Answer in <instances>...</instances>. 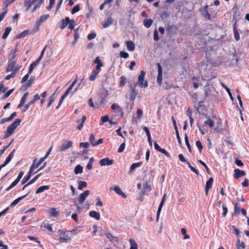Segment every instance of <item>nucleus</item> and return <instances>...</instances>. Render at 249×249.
I'll return each instance as SVG.
<instances>
[{"label": "nucleus", "mask_w": 249, "mask_h": 249, "mask_svg": "<svg viewBox=\"0 0 249 249\" xmlns=\"http://www.w3.org/2000/svg\"><path fill=\"white\" fill-rule=\"evenodd\" d=\"M44 0H24V5L26 7V11H28L34 4V6L32 9V12H34L43 3Z\"/></svg>", "instance_id": "1"}, {"label": "nucleus", "mask_w": 249, "mask_h": 249, "mask_svg": "<svg viewBox=\"0 0 249 249\" xmlns=\"http://www.w3.org/2000/svg\"><path fill=\"white\" fill-rule=\"evenodd\" d=\"M21 119H17L11 125L8 126L5 132L4 138H7L11 136L14 132L16 128L20 124Z\"/></svg>", "instance_id": "2"}, {"label": "nucleus", "mask_w": 249, "mask_h": 249, "mask_svg": "<svg viewBox=\"0 0 249 249\" xmlns=\"http://www.w3.org/2000/svg\"><path fill=\"white\" fill-rule=\"evenodd\" d=\"M145 74V73L144 71H141V74L138 77V81L136 84V85L139 86L141 88H146L148 87V82L146 81H144Z\"/></svg>", "instance_id": "3"}, {"label": "nucleus", "mask_w": 249, "mask_h": 249, "mask_svg": "<svg viewBox=\"0 0 249 249\" xmlns=\"http://www.w3.org/2000/svg\"><path fill=\"white\" fill-rule=\"evenodd\" d=\"M58 232H60L59 238L61 241V242L68 243L71 240L72 236L69 235L70 231H67L63 232L60 230H59Z\"/></svg>", "instance_id": "4"}, {"label": "nucleus", "mask_w": 249, "mask_h": 249, "mask_svg": "<svg viewBox=\"0 0 249 249\" xmlns=\"http://www.w3.org/2000/svg\"><path fill=\"white\" fill-rule=\"evenodd\" d=\"M89 194L90 191L89 190H86L84 193H81L77 198L78 203L79 204L83 203Z\"/></svg>", "instance_id": "5"}, {"label": "nucleus", "mask_w": 249, "mask_h": 249, "mask_svg": "<svg viewBox=\"0 0 249 249\" xmlns=\"http://www.w3.org/2000/svg\"><path fill=\"white\" fill-rule=\"evenodd\" d=\"M113 19L111 17V14L107 15V18L102 22L103 27L105 28H107L113 23Z\"/></svg>", "instance_id": "6"}, {"label": "nucleus", "mask_w": 249, "mask_h": 249, "mask_svg": "<svg viewBox=\"0 0 249 249\" xmlns=\"http://www.w3.org/2000/svg\"><path fill=\"white\" fill-rule=\"evenodd\" d=\"M157 66L158 68V74L157 76V82L159 85H161L162 80V70L160 64L158 63Z\"/></svg>", "instance_id": "7"}, {"label": "nucleus", "mask_w": 249, "mask_h": 249, "mask_svg": "<svg viewBox=\"0 0 249 249\" xmlns=\"http://www.w3.org/2000/svg\"><path fill=\"white\" fill-rule=\"evenodd\" d=\"M113 163L114 160H110L108 158L103 159L99 161V163L102 166L105 165H111L113 164Z\"/></svg>", "instance_id": "8"}, {"label": "nucleus", "mask_w": 249, "mask_h": 249, "mask_svg": "<svg viewBox=\"0 0 249 249\" xmlns=\"http://www.w3.org/2000/svg\"><path fill=\"white\" fill-rule=\"evenodd\" d=\"M246 173L243 170L239 169H236L234 170L233 177L235 179H238L239 178L244 176Z\"/></svg>", "instance_id": "9"}, {"label": "nucleus", "mask_w": 249, "mask_h": 249, "mask_svg": "<svg viewBox=\"0 0 249 249\" xmlns=\"http://www.w3.org/2000/svg\"><path fill=\"white\" fill-rule=\"evenodd\" d=\"M213 181V178L212 177H211L209 179V180L206 182L205 188V193L206 195H208L209 189L212 187Z\"/></svg>", "instance_id": "10"}, {"label": "nucleus", "mask_w": 249, "mask_h": 249, "mask_svg": "<svg viewBox=\"0 0 249 249\" xmlns=\"http://www.w3.org/2000/svg\"><path fill=\"white\" fill-rule=\"evenodd\" d=\"M72 145V142L71 141H68L66 143H63L62 146L60 147V150L61 152H63L71 147Z\"/></svg>", "instance_id": "11"}, {"label": "nucleus", "mask_w": 249, "mask_h": 249, "mask_svg": "<svg viewBox=\"0 0 249 249\" xmlns=\"http://www.w3.org/2000/svg\"><path fill=\"white\" fill-rule=\"evenodd\" d=\"M107 238L109 239V240L113 243L116 244L118 243V239L117 237L113 236L110 233L107 232L105 234Z\"/></svg>", "instance_id": "12"}, {"label": "nucleus", "mask_w": 249, "mask_h": 249, "mask_svg": "<svg viewBox=\"0 0 249 249\" xmlns=\"http://www.w3.org/2000/svg\"><path fill=\"white\" fill-rule=\"evenodd\" d=\"M16 65V62L15 61H9L8 65L6 70V72L14 71V69L16 68L15 67Z\"/></svg>", "instance_id": "13"}, {"label": "nucleus", "mask_w": 249, "mask_h": 249, "mask_svg": "<svg viewBox=\"0 0 249 249\" xmlns=\"http://www.w3.org/2000/svg\"><path fill=\"white\" fill-rule=\"evenodd\" d=\"M208 7V5H205L203 9L201 11V14L202 16L206 18L210 19H211V15L208 12L207 10V8Z\"/></svg>", "instance_id": "14"}, {"label": "nucleus", "mask_w": 249, "mask_h": 249, "mask_svg": "<svg viewBox=\"0 0 249 249\" xmlns=\"http://www.w3.org/2000/svg\"><path fill=\"white\" fill-rule=\"evenodd\" d=\"M94 63L97 64L96 66V70L100 71L101 68L103 66V64L100 60L99 57L98 56L96 57L94 61Z\"/></svg>", "instance_id": "15"}, {"label": "nucleus", "mask_w": 249, "mask_h": 249, "mask_svg": "<svg viewBox=\"0 0 249 249\" xmlns=\"http://www.w3.org/2000/svg\"><path fill=\"white\" fill-rule=\"evenodd\" d=\"M89 215L96 220H98L100 219V214L99 212L94 211H91L89 213Z\"/></svg>", "instance_id": "16"}, {"label": "nucleus", "mask_w": 249, "mask_h": 249, "mask_svg": "<svg viewBox=\"0 0 249 249\" xmlns=\"http://www.w3.org/2000/svg\"><path fill=\"white\" fill-rule=\"evenodd\" d=\"M28 95V92H27L25 93L23 95V96L22 97V98L20 101V103L18 106V108H20V107H22L24 105V104L27 100Z\"/></svg>", "instance_id": "17"}, {"label": "nucleus", "mask_w": 249, "mask_h": 249, "mask_svg": "<svg viewBox=\"0 0 249 249\" xmlns=\"http://www.w3.org/2000/svg\"><path fill=\"white\" fill-rule=\"evenodd\" d=\"M70 21V19L69 17H66L65 19H63L61 20V23L60 25V28L61 29H64L69 24V22Z\"/></svg>", "instance_id": "18"}, {"label": "nucleus", "mask_w": 249, "mask_h": 249, "mask_svg": "<svg viewBox=\"0 0 249 249\" xmlns=\"http://www.w3.org/2000/svg\"><path fill=\"white\" fill-rule=\"evenodd\" d=\"M87 118L86 116H83L82 119L78 120L77 121V123L78 124V125L77 127V128L79 130H80L83 126V123L85 122Z\"/></svg>", "instance_id": "19"}, {"label": "nucleus", "mask_w": 249, "mask_h": 249, "mask_svg": "<svg viewBox=\"0 0 249 249\" xmlns=\"http://www.w3.org/2000/svg\"><path fill=\"white\" fill-rule=\"evenodd\" d=\"M127 49L129 51H133L135 49V44L132 41H127L126 42Z\"/></svg>", "instance_id": "20"}, {"label": "nucleus", "mask_w": 249, "mask_h": 249, "mask_svg": "<svg viewBox=\"0 0 249 249\" xmlns=\"http://www.w3.org/2000/svg\"><path fill=\"white\" fill-rule=\"evenodd\" d=\"M40 59L37 58L35 61L32 62V63L30 65L29 69V73H31L35 68L37 65V64L40 61Z\"/></svg>", "instance_id": "21"}, {"label": "nucleus", "mask_w": 249, "mask_h": 249, "mask_svg": "<svg viewBox=\"0 0 249 249\" xmlns=\"http://www.w3.org/2000/svg\"><path fill=\"white\" fill-rule=\"evenodd\" d=\"M50 189V186L49 185H44V186H41L39 187L36 190V194H39L40 193H42L44 192L45 190H48Z\"/></svg>", "instance_id": "22"}, {"label": "nucleus", "mask_w": 249, "mask_h": 249, "mask_svg": "<svg viewBox=\"0 0 249 249\" xmlns=\"http://www.w3.org/2000/svg\"><path fill=\"white\" fill-rule=\"evenodd\" d=\"M28 194L22 196H21V197H19L18 198H17L16 199H15V200H14L10 204V207H14L15 206H16L21 200H22L23 198H24L26 196H27L28 195Z\"/></svg>", "instance_id": "23"}, {"label": "nucleus", "mask_w": 249, "mask_h": 249, "mask_svg": "<svg viewBox=\"0 0 249 249\" xmlns=\"http://www.w3.org/2000/svg\"><path fill=\"white\" fill-rule=\"evenodd\" d=\"M19 70V68H15L12 73L9 74L6 76L5 79L9 80L11 78L14 77L15 76V75H16V74L18 72Z\"/></svg>", "instance_id": "24"}, {"label": "nucleus", "mask_w": 249, "mask_h": 249, "mask_svg": "<svg viewBox=\"0 0 249 249\" xmlns=\"http://www.w3.org/2000/svg\"><path fill=\"white\" fill-rule=\"evenodd\" d=\"M100 71L97 70H93L92 72L91 75L89 76V79L91 81H93L95 80L97 76L99 74Z\"/></svg>", "instance_id": "25"}, {"label": "nucleus", "mask_w": 249, "mask_h": 249, "mask_svg": "<svg viewBox=\"0 0 249 249\" xmlns=\"http://www.w3.org/2000/svg\"><path fill=\"white\" fill-rule=\"evenodd\" d=\"M165 199H163V198L161 199L160 203V204L159 207L158 208L157 213V219H158L160 216V213L161 212V209L162 208V206L164 204V203L165 202Z\"/></svg>", "instance_id": "26"}, {"label": "nucleus", "mask_w": 249, "mask_h": 249, "mask_svg": "<svg viewBox=\"0 0 249 249\" xmlns=\"http://www.w3.org/2000/svg\"><path fill=\"white\" fill-rule=\"evenodd\" d=\"M41 25V24L38 22L37 21H36L32 30H31V33L35 34L39 30V26Z\"/></svg>", "instance_id": "27"}, {"label": "nucleus", "mask_w": 249, "mask_h": 249, "mask_svg": "<svg viewBox=\"0 0 249 249\" xmlns=\"http://www.w3.org/2000/svg\"><path fill=\"white\" fill-rule=\"evenodd\" d=\"M50 17L49 14H45L41 16L40 18L36 21L39 22L40 24L47 20Z\"/></svg>", "instance_id": "28"}, {"label": "nucleus", "mask_w": 249, "mask_h": 249, "mask_svg": "<svg viewBox=\"0 0 249 249\" xmlns=\"http://www.w3.org/2000/svg\"><path fill=\"white\" fill-rule=\"evenodd\" d=\"M56 98V95L55 94V93H53L52 95H51L49 97V102L48 103L47 105V108H49L51 105L52 104L53 102L55 100Z\"/></svg>", "instance_id": "29"}, {"label": "nucleus", "mask_w": 249, "mask_h": 249, "mask_svg": "<svg viewBox=\"0 0 249 249\" xmlns=\"http://www.w3.org/2000/svg\"><path fill=\"white\" fill-rule=\"evenodd\" d=\"M49 214L53 217H56L58 215V211L55 208H52L49 211Z\"/></svg>", "instance_id": "30"}, {"label": "nucleus", "mask_w": 249, "mask_h": 249, "mask_svg": "<svg viewBox=\"0 0 249 249\" xmlns=\"http://www.w3.org/2000/svg\"><path fill=\"white\" fill-rule=\"evenodd\" d=\"M153 23V20L149 19H145L143 20V23L145 27L148 28H149Z\"/></svg>", "instance_id": "31"}, {"label": "nucleus", "mask_w": 249, "mask_h": 249, "mask_svg": "<svg viewBox=\"0 0 249 249\" xmlns=\"http://www.w3.org/2000/svg\"><path fill=\"white\" fill-rule=\"evenodd\" d=\"M129 243L130 244V249H138V245L133 239H129Z\"/></svg>", "instance_id": "32"}, {"label": "nucleus", "mask_w": 249, "mask_h": 249, "mask_svg": "<svg viewBox=\"0 0 249 249\" xmlns=\"http://www.w3.org/2000/svg\"><path fill=\"white\" fill-rule=\"evenodd\" d=\"M78 184V189L80 190H82L83 188H85L87 186V183L85 181H79Z\"/></svg>", "instance_id": "33"}, {"label": "nucleus", "mask_w": 249, "mask_h": 249, "mask_svg": "<svg viewBox=\"0 0 249 249\" xmlns=\"http://www.w3.org/2000/svg\"><path fill=\"white\" fill-rule=\"evenodd\" d=\"M12 29L10 27H8L5 28L4 33L2 36L3 39H6L8 36L9 33H10Z\"/></svg>", "instance_id": "34"}, {"label": "nucleus", "mask_w": 249, "mask_h": 249, "mask_svg": "<svg viewBox=\"0 0 249 249\" xmlns=\"http://www.w3.org/2000/svg\"><path fill=\"white\" fill-rule=\"evenodd\" d=\"M36 160L35 159L33 161V163L32 164L30 169L29 170V171H30V173H33L35 169H36L39 167V166L36 164Z\"/></svg>", "instance_id": "35"}, {"label": "nucleus", "mask_w": 249, "mask_h": 249, "mask_svg": "<svg viewBox=\"0 0 249 249\" xmlns=\"http://www.w3.org/2000/svg\"><path fill=\"white\" fill-rule=\"evenodd\" d=\"M137 92L136 91L134 88H131V91L130 93V98L132 100H134L136 97Z\"/></svg>", "instance_id": "36"}, {"label": "nucleus", "mask_w": 249, "mask_h": 249, "mask_svg": "<svg viewBox=\"0 0 249 249\" xmlns=\"http://www.w3.org/2000/svg\"><path fill=\"white\" fill-rule=\"evenodd\" d=\"M83 172V167L80 165H77L74 169V173L75 174L82 173Z\"/></svg>", "instance_id": "37"}, {"label": "nucleus", "mask_w": 249, "mask_h": 249, "mask_svg": "<svg viewBox=\"0 0 249 249\" xmlns=\"http://www.w3.org/2000/svg\"><path fill=\"white\" fill-rule=\"evenodd\" d=\"M77 81V77H76L75 78V80L73 81V82L71 85V86L68 88V89H67V90L65 92V93H67V94L68 95V94L70 92V90L72 89L74 85L76 84Z\"/></svg>", "instance_id": "38"}, {"label": "nucleus", "mask_w": 249, "mask_h": 249, "mask_svg": "<svg viewBox=\"0 0 249 249\" xmlns=\"http://www.w3.org/2000/svg\"><path fill=\"white\" fill-rule=\"evenodd\" d=\"M204 123L205 124L209 125L211 128L213 127L214 125V122L211 119H208L205 121Z\"/></svg>", "instance_id": "39"}, {"label": "nucleus", "mask_w": 249, "mask_h": 249, "mask_svg": "<svg viewBox=\"0 0 249 249\" xmlns=\"http://www.w3.org/2000/svg\"><path fill=\"white\" fill-rule=\"evenodd\" d=\"M32 173L30 171H29L27 176L25 177L22 180V184H25L31 177Z\"/></svg>", "instance_id": "40"}, {"label": "nucleus", "mask_w": 249, "mask_h": 249, "mask_svg": "<svg viewBox=\"0 0 249 249\" xmlns=\"http://www.w3.org/2000/svg\"><path fill=\"white\" fill-rule=\"evenodd\" d=\"M233 31L235 39L236 41H238L240 38V35L238 32L236 27H235V25H234L233 27Z\"/></svg>", "instance_id": "41"}, {"label": "nucleus", "mask_w": 249, "mask_h": 249, "mask_svg": "<svg viewBox=\"0 0 249 249\" xmlns=\"http://www.w3.org/2000/svg\"><path fill=\"white\" fill-rule=\"evenodd\" d=\"M111 108L113 110H115L116 109H118L119 110V112H122L123 111V109L119 105H118L115 104H112L111 106Z\"/></svg>", "instance_id": "42"}, {"label": "nucleus", "mask_w": 249, "mask_h": 249, "mask_svg": "<svg viewBox=\"0 0 249 249\" xmlns=\"http://www.w3.org/2000/svg\"><path fill=\"white\" fill-rule=\"evenodd\" d=\"M237 249H244L245 248V243L243 242H240L239 240L236 245Z\"/></svg>", "instance_id": "43"}, {"label": "nucleus", "mask_w": 249, "mask_h": 249, "mask_svg": "<svg viewBox=\"0 0 249 249\" xmlns=\"http://www.w3.org/2000/svg\"><path fill=\"white\" fill-rule=\"evenodd\" d=\"M184 139H185V143H186V144L189 150V151L190 152H191L192 150H191V145L189 142V141H188V136H187V134H185V137H184Z\"/></svg>", "instance_id": "44"}, {"label": "nucleus", "mask_w": 249, "mask_h": 249, "mask_svg": "<svg viewBox=\"0 0 249 249\" xmlns=\"http://www.w3.org/2000/svg\"><path fill=\"white\" fill-rule=\"evenodd\" d=\"M141 165V162H137L132 164L130 166V171L131 172L132 171L134 170L135 168L140 167Z\"/></svg>", "instance_id": "45"}, {"label": "nucleus", "mask_w": 249, "mask_h": 249, "mask_svg": "<svg viewBox=\"0 0 249 249\" xmlns=\"http://www.w3.org/2000/svg\"><path fill=\"white\" fill-rule=\"evenodd\" d=\"M68 25L70 29H73L75 25V21L73 19L70 20V21L69 22Z\"/></svg>", "instance_id": "46"}, {"label": "nucleus", "mask_w": 249, "mask_h": 249, "mask_svg": "<svg viewBox=\"0 0 249 249\" xmlns=\"http://www.w3.org/2000/svg\"><path fill=\"white\" fill-rule=\"evenodd\" d=\"M14 89H10L9 90H8L7 92H6L3 96L2 97H1V98L2 99H6L8 97H9L10 96V95L13 92Z\"/></svg>", "instance_id": "47"}, {"label": "nucleus", "mask_w": 249, "mask_h": 249, "mask_svg": "<svg viewBox=\"0 0 249 249\" xmlns=\"http://www.w3.org/2000/svg\"><path fill=\"white\" fill-rule=\"evenodd\" d=\"M181 232L182 235H184V239H188L190 238V236L186 234V230L184 228H182L181 229Z\"/></svg>", "instance_id": "48"}, {"label": "nucleus", "mask_w": 249, "mask_h": 249, "mask_svg": "<svg viewBox=\"0 0 249 249\" xmlns=\"http://www.w3.org/2000/svg\"><path fill=\"white\" fill-rule=\"evenodd\" d=\"M67 95H68L67 94V93H65V92L62 95V96H61V97L59 100L58 106L56 107L57 108H58L61 105L64 99L67 96Z\"/></svg>", "instance_id": "49"}, {"label": "nucleus", "mask_w": 249, "mask_h": 249, "mask_svg": "<svg viewBox=\"0 0 249 249\" xmlns=\"http://www.w3.org/2000/svg\"><path fill=\"white\" fill-rule=\"evenodd\" d=\"M29 33V31L26 30L22 32L20 35H18V38H22L25 37Z\"/></svg>", "instance_id": "50"}, {"label": "nucleus", "mask_w": 249, "mask_h": 249, "mask_svg": "<svg viewBox=\"0 0 249 249\" xmlns=\"http://www.w3.org/2000/svg\"><path fill=\"white\" fill-rule=\"evenodd\" d=\"M41 175V174H39L33 178L28 183L27 185H31L36 182L37 179Z\"/></svg>", "instance_id": "51"}, {"label": "nucleus", "mask_w": 249, "mask_h": 249, "mask_svg": "<svg viewBox=\"0 0 249 249\" xmlns=\"http://www.w3.org/2000/svg\"><path fill=\"white\" fill-rule=\"evenodd\" d=\"M16 56V51L13 50L11 51V53L10 54L9 61H13V60L15 58Z\"/></svg>", "instance_id": "52"}, {"label": "nucleus", "mask_w": 249, "mask_h": 249, "mask_svg": "<svg viewBox=\"0 0 249 249\" xmlns=\"http://www.w3.org/2000/svg\"><path fill=\"white\" fill-rule=\"evenodd\" d=\"M102 123L101 125H103L104 123L109 121V117L107 115L102 116L101 117Z\"/></svg>", "instance_id": "53"}, {"label": "nucleus", "mask_w": 249, "mask_h": 249, "mask_svg": "<svg viewBox=\"0 0 249 249\" xmlns=\"http://www.w3.org/2000/svg\"><path fill=\"white\" fill-rule=\"evenodd\" d=\"M125 142H124L119 146V147L118 149V153L122 152L125 148Z\"/></svg>", "instance_id": "54"}, {"label": "nucleus", "mask_w": 249, "mask_h": 249, "mask_svg": "<svg viewBox=\"0 0 249 249\" xmlns=\"http://www.w3.org/2000/svg\"><path fill=\"white\" fill-rule=\"evenodd\" d=\"M79 10H80V7L78 5H76L73 7V8H72V9L71 10V13L72 14H74L76 13V12H78L79 11Z\"/></svg>", "instance_id": "55"}, {"label": "nucleus", "mask_w": 249, "mask_h": 249, "mask_svg": "<svg viewBox=\"0 0 249 249\" xmlns=\"http://www.w3.org/2000/svg\"><path fill=\"white\" fill-rule=\"evenodd\" d=\"M196 146L198 148L199 152H201L202 149H203V146L201 142L199 141L196 142Z\"/></svg>", "instance_id": "56"}, {"label": "nucleus", "mask_w": 249, "mask_h": 249, "mask_svg": "<svg viewBox=\"0 0 249 249\" xmlns=\"http://www.w3.org/2000/svg\"><path fill=\"white\" fill-rule=\"evenodd\" d=\"M126 78L124 76H122L121 77L120 85L121 86H124L126 83Z\"/></svg>", "instance_id": "57"}, {"label": "nucleus", "mask_w": 249, "mask_h": 249, "mask_svg": "<svg viewBox=\"0 0 249 249\" xmlns=\"http://www.w3.org/2000/svg\"><path fill=\"white\" fill-rule=\"evenodd\" d=\"M7 13V9H5L3 12H2L0 14V22L4 18L6 14Z\"/></svg>", "instance_id": "58"}, {"label": "nucleus", "mask_w": 249, "mask_h": 249, "mask_svg": "<svg viewBox=\"0 0 249 249\" xmlns=\"http://www.w3.org/2000/svg\"><path fill=\"white\" fill-rule=\"evenodd\" d=\"M187 164L189 166V167L190 168V169L193 171L194 172V173H195L196 175H198V171L197 170H196V168H195L194 167H193V166H192L190 163V162H187Z\"/></svg>", "instance_id": "59"}, {"label": "nucleus", "mask_w": 249, "mask_h": 249, "mask_svg": "<svg viewBox=\"0 0 249 249\" xmlns=\"http://www.w3.org/2000/svg\"><path fill=\"white\" fill-rule=\"evenodd\" d=\"M178 158L179 160L183 162H186L187 164V162H189L186 160V159L184 157L183 155L182 154H180L178 155Z\"/></svg>", "instance_id": "60"}, {"label": "nucleus", "mask_w": 249, "mask_h": 249, "mask_svg": "<svg viewBox=\"0 0 249 249\" xmlns=\"http://www.w3.org/2000/svg\"><path fill=\"white\" fill-rule=\"evenodd\" d=\"M120 56L124 58H127L129 56V54L127 53L124 52H121L120 53Z\"/></svg>", "instance_id": "61"}, {"label": "nucleus", "mask_w": 249, "mask_h": 249, "mask_svg": "<svg viewBox=\"0 0 249 249\" xmlns=\"http://www.w3.org/2000/svg\"><path fill=\"white\" fill-rule=\"evenodd\" d=\"M94 140H95V137H94V135L91 134L90 135V137L89 138V141L92 146H93V144L95 143V142H94Z\"/></svg>", "instance_id": "62"}, {"label": "nucleus", "mask_w": 249, "mask_h": 249, "mask_svg": "<svg viewBox=\"0 0 249 249\" xmlns=\"http://www.w3.org/2000/svg\"><path fill=\"white\" fill-rule=\"evenodd\" d=\"M113 190L115 193L118 195L121 194L123 192L121 189L118 186L114 187Z\"/></svg>", "instance_id": "63"}, {"label": "nucleus", "mask_w": 249, "mask_h": 249, "mask_svg": "<svg viewBox=\"0 0 249 249\" xmlns=\"http://www.w3.org/2000/svg\"><path fill=\"white\" fill-rule=\"evenodd\" d=\"M96 36V34L94 33H92L88 35V39L89 40H91L94 38Z\"/></svg>", "instance_id": "64"}]
</instances>
